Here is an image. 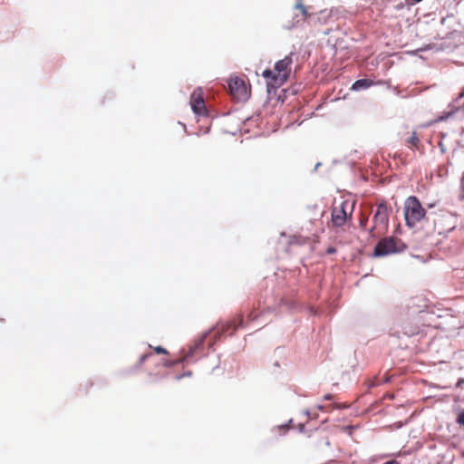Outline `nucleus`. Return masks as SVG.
Listing matches in <instances>:
<instances>
[{
  "instance_id": "obj_1",
  "label": "nucleus",
  "mask_w": 464,
  "mask_h": 464,
  "mask_svg": "<svg viewBox=\"0 0 464 464\" xmlns=\"http://www.w3.org/2000/svg\"><path fill=\"white\" fill-rule=\"evenodd\" d=\"M292 54L290 53L282 60L277 61L273 70L266 69L262 72V76L266 81L268 91L278 89L289 79L293 63Z\"/></svg>"
},
{
  "instance_id": "obj_2",
  "label": "nucleus",
  "mask_w": 464,
  "mask_h": 464,
  "mask_svg": "<svg viewBox=\"0 0 464 464\" xmlns=\"http://www.w3.org/2000/svg\"><path fill=\"white\" fill-rule=\"evenodd\" d=\"M403 215L405 224L409 227H414L426 218V209L417 197L410 196L404 201Z\"/></svg>"
},
{
  "instance_id": "obj_3",
  "label": "nucleus",
  "mask_w": 464,
  "mask_h": 464,
  "mask_svg": "<svg viewBox=\"0 0 464 464\" xmlns=\"http://www.w3.org/2000/svg\"><path fill=\"white\" fill-rule=\"evenodd\" d=\"M390 209L387 203L382 200L377 204L376 212L373 215V226L369 229L372 238H377L386 233L389 225Z\"/></svg>"
},
{
  "instance_id": "obj_4",
  "label": "nucleus",
  "mask_w": 464,
  "mask_h": 464,
  "mask_svg": "<svg viewBox=\"0 0 464 464\" xmlns=\"http://www.w3.org/2000/svg\"><path fill=\"white\" fill-rule=\"evenodd\" d=\"M407 246L404 242L395 237H386L379 240L373 249V256L376 257L398 254L404 251Z\"/></svg>"
},
{
  "instance_id": "obj_5",
  "label": "nucleus",
  "mask_w": 464,
  "mask_h": 464,
  "mask_svg": "<svg viewBox=\"0 0 464 464\" xmlns=\"http://www.w3.org/2000/svg\"><path fill=\"white\" fill-rule=\"evenodd\" d=\"M230 95L237 102H245L250 95V89L246 82L237 77H230L227 81Z\"/></svg>"
},
{
  "instance_id": "obj_6",
  "label": "nucleus",
  "mask_w": 464,
  "mask_h": 464,
  "mask_svg": "<svg viewBox=\"0 0 464 464\" xmlns=\"http://www.w3.org/2000/svg\"><path fill=\"white\" fill-rule=\"evenodd\" d=\"M324 0H300L295 5V8L299 9L305 18L324 12Z\"/></svg>"
},
{
  "instance_id": "obj_7",
  "label": "nucleus",
  "mask_w": 464,
  "mask_h": 464,
  "mask_svg": "<svg viewBox=\"0 0 464 464\" xmlns=\"http://www.w3.org/2000/svg\"><path fill=\"white\" fill-rule=\"evenodd\" d=\"M349 203L347 201H343L339 206H334L332 209V224L334 227H342L347 220L348 216H351L352 210L350 213L347 212V208H349Z\"/></svg>"
},
{
  "instance_id": "obj_8",
  "label": "nucleus",
  "mask_w": 464,
  "mask_h": 464,
  "mask_svg": "<svg viewBox=\"0 0 464 464\" xmlns=\"http://www.w3.org/2000/svg\"><path fill=\"white\" fill-rule=\"evenodd\" d=\"M191 109L197 115L205 116L208 111L205 105L203 92L201 89H196L190 96Z\"/></svg>"
},
{
  "instance_id": "obj_9",
  "label": "nucleus",
  "mask_w": 464,
  "mask_h": 464,
  "mask_svg": "<svg viewBox=\"0 0 464 464\" xmlns=\"http://www.w3.org/2000/svg\"><path fill=\"white\" fill-rule=\"evenodd\" d=\"M243 324V318L241 316H238L237 318H235L227 324H221L217 327L216 334H232L237 327L241 326Z\"/></svg>"
},
{
  "instance_id": "obj_10",
  "label": "nucleus",
  "mask_w": 464,
  "mask_h": 464,
  "mask_svg": "<svg viewBox=\"0 0 464 464\" xmlns=\"http://www.w3.org/2000/svg\"><path fill=\"white\" fill-rule=\"evenodd\" d=\"M403 140L410 149H418L420 140L416 135L415 131H407L403 134Z\"/></svg>"
},
{
  "instance_id": "obj_11",
  "label": "nucleus",
  "mask_w": 464,
  "mask_h": 464,
  "mask_svg": "<svg viewBox=\"0 0 464 464\" xmlns=\"http://www.w3.org/2000/svg\"><path fill=\"white\" fill-rule=\"evenodd\" d=\"M373 85V82L369 79H360L353 82L352 90L360 91L364 90Z\"/></svg>"
},
{
  "instance_id": "obj_12",
  "label": "nucleus",
  "mask_w": 464,
  "mask_h": 464,
  "mask_svg": "<svg viewBox=\"0 0 464 464\" xmlns=\"http://www.w3.org/2000/svg\"><path fill=\"white\" fill-rule=\"evenodd\" d=\"M298 237H296V236H295L294 238H295V240L297 243H299V244H305V243H307V242H309V241H314V242L317 241V236H315V235H314V236H313V238H311V239H310V238H308V237H305L304 240H298Z\"/></svg>"
},
{
  "instance_id": "obj_13",
  "label": "nucleus",
  "mask_w": 464,
  "mask_h": 464,
  "mask_svg": "<svg viewBox=\"0 0 464 464\" xmlns=\"http://www.w3.org/2000/svg\"><path fill=\"white\" fill-rule=\"evenodd\" d=\"M416 299L417 298H411L410 300L409 304H407L408 310L414 309L417 306Z\"/></svg>"
},
{
  "instance_id": "obj_14",
  "label": "nucleus",
  "mask_w": 464,
  "mask_h": 464,
  "mask_svg": "<svg viewBox=\"0 0 464 464\" xmlns=\"http://www.w3.org/2000/svg\"><path fill=\"white\" fill-rule=\"evenodd\" d=\"M154 351L156 353L168 354V351L161 346L154 347Z\"/></svg>"
},
{
  "instance_id": "obj_15",
  "label": "nucleus",
  "mask_w": 464,
  "mask_h": 464,
  "mask_svg": "<svg viewBox=\"0 0 464 464\" xmlns=\"http://www.w3.org/2000/svg\"><path fill=\"white\" fill-rule=\"evenodd\" d=\"M152 356V353H146V354H143L142 356H140V360H139V363L140 364H142L144 362L145 360L150 358Z\"/></svg>"
},
{
  "instance_id": "obj_16",
  "label": "nucleus",
  "mask_w": 464,
  "mask_h": 464,
  "mask_svg": "<svg viewBox=\"0 0 464 464\" xmlns=\"http://www.w3.org/2000/svg\"><path fill=\"white\" fill-rule=\"evenodd\" d=\"M368 222V217L366 216H362L361 218H360V227H366V224Z\"/></svg>"
},
{
  "instance_id": "obj_17",
  "label": "nucleus",
  "mask_w": 464,
  "mask_h": 464,
  "mask_svg": "<svg viewBox=\"0 0 464 464\" xmlns=\"http://www.w3.org/2000/svg\"><path fill=\"white\" fill-rule=\"evenodd\" d=\"M317 408L319 410H324V411H331L334 409V407H332L330 405L329 406L319 405Z\"/></svg>"
},
{
  "instance_id": "obj_18",
  "label": "nucleus",
  "mask_w": 464,
  "mask_h": 464,
  "mask_svg": "<svg viewBox=\"0 0 464 464\" xmlns=\"http://www.w3.org/2000/svg\"><path fill=\"white\" fill-rule=\"evenodd\" d=\"M334 253H336V248L335 247H334V246L327 247V249H326V254L327 255H333Z\"/></svg>"
},
{
  "instance_id": "obj_19",
  "label": "nucleus",
  "mask_w": 464,
  "mask_h": 464,
  "mask_svg": "<svg viewBox=\"0 0 464 464\" xmlns=\"http://www.w3.org/2000/svg\"><path fill=\"white\" fill-rule=\"evenodd\" d=\"M384 464H400V463L396 459H392V460L385 462Z\"/></svg>"
},
{
  "instance_id": "obj_20",
  "label": "nucleus",
  "mask_w": 464,
  "mask_h": 464,
  "mask_svg": "<svg viewBox=\"0 0 464 464\" xmlns=\"http://www.w3.org/2000/svg\"><path fill=\"white\" fill-rule=\"evenodd\" d=\"M334 398V396L332 394H326L324 395V399L325 400H332Z\"/></svg>"
},
{
  "instance_id": "obj_21",
  "label": "nucleus",
  "mask_w": 464,
  "mask_h": 464,
  "mask_svg": "<svg viewBox=\"0 0 464 464\" xmlns=\"http://www.w3.org/2000/svg\"><path fill=\"white\" fill-rule=\"evenodd\" d=\"M461 188L464 190V172H463V175H462V178H461Z\"/></svg>"
},
{
  "instance_id": "obj_22",
  "label": "nucleus",
  "mask_w": 464,
  "mask_h": 464,
  "mask_svg": "<svg viewBox=\"0 0 464 464\" xmlns=\"http://www.w3.org/2000/svg\"><path fill=\"white\" fill-rule=\"evenodd\" d=\"M464 96V92L462 91L459 94V98H461Z\"/></svg>"
}]
</instances>
